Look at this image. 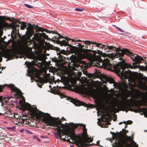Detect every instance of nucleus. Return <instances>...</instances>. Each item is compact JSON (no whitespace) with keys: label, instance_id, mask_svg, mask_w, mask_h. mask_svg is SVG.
<instances>
[{"label":"nucleus","instance_id":"nucleus-1","mask_svg":"<svg viewBox=\"0 0 147 147\" xmlns=\"http://www.w3.org/2000/svg\"><path fill=\"white\" fill-rule=\"evenodd\" d=\"M35 28L37 31L43 32L45 31L47 33L57 34L58 36H56L54 37L55 39H58V43L60 44L61 46H69L74 48V49H73V51L74 52L77 57L79 59H83L84 58H88L90 61L95 63V66H97L98 67H100L102 66L104 67V66H110V64L108 63V60L105 57H103L104 58L103 59L99 56L96 57L94 56L92 54L86 52V50L83 48L84 47V45H82L80 43H78V44L77 45V47L78 46H79V47H77L70 45L67 42L69 40H72V42H74L75 40H74L66 37L65 40H63L61 41L59 40L61 38H64V37L55 31H50L47 29H44L38 27L37 25L36 26Z\"/></svg>","mask_w":147,"mask_h":147},{"label":"nucleus","instance_id":"nucleus-2","mask_svg":"<svg viewBox=\"0 0 147 147\" xmlns=\"http://www.w3.org/2000/svg\"><path fill=\"white\" fill-rule=\"evenodd\" d=\"M117 55L119 58V59L121 61L112 65L110 63L108 58H106L108 60V63L110 65V66H104V67L108 68L109 69L113 68L121 79L124 80L127 79L129 81V79L131 78V75L129 73L130 71H125V69L126 68H130L132 66L131 65L126 63L124 60L123 58L124 55L125 54L129 56L133 61V64L135 63H140L141 61L144 60L143 58L140 56L133 53L126 49H120Z\"/></svg>","mask_w":147,"mask_h":147},{"label":"nucleus","instance_id":"nucleus-3","mask_svg":"<svg viewBox=\"0 0 147 147\" xmlns=\"http://www.w3.org/2000/svg\"><path fill=\"white\" fill-rule=\"evenodd\" d=\"M39 115L43 118V121L48 125L53 127L54 129L58 132V134L55 135V138L62 139V136L64 135L63 129L66 127V125L61 123L60 119L57 118V119H55L50 114L41 112L39 113Z\"/></svg>","mask_w":147,"mask_h":147},{"label":"nucleus","instance_id":"nucleus-4","mask_svg":"<svg viewBox=\"0 0 147 147\" xmlns=\"http://www.w3.org/2000/svg\"><path fill=\"white\" fill-rule=\"evenodd\" d=\"M83 42H85L86 44L88 45H90L91 44H95L96 47H99L100 49H101V50L100 51L102 53H103L104 52L107 53L109 51V50H115L116 53H111L109 56V57L112 59L116 57H117V55L118 54V52H119L120 49H119L118 48H117L115 47L111 46H106L105 45H103L95 42H90L88 40L83 41Z\"/></svg>","mask_w":147,"mask_h":147},{"label":"nucleus","instance_id":"nucleus-5","mask_svg":"<svg viewBox=\"0 0 147 147\" xmlns=\"http://www.w3.org/2000/svg\"><path fill=\"white\" fill-rule=\"evenodd\" d=\"M82 127L83 129V133L84 134V138L81 140H78L76 142V145L78 147H86L87 146V143L91 142L93 139L90 138L87 134V129L85 125L84 124H80Z\"/></svg>","mask_w":147,"mask_h":147},{"label":"nucleus","instance_id":"nucleus-6","mask_svg":"<svg viewBox=\"0 0 147 147\" xmlns=\"http://www.w3.org/2000/svg\"><path fill=\"white\" fill-rule=\"evenodd\" d=\"M29 59H33L34 60L31 61V63L33 65H37L38 67H40L43 64V59L42 56L38 55L37 56H35L33 52L29 54L28 55Z\"/></svg>","mask_w":147,"mask_h":147},{"label":"nucleus","instance_id":"nucleus-7","mask_svg":"<svg viewBox=\"0 0 147 147\" xmlns=\"http://www.w3.org/2000/svg\"><path fill=\"white\" fill-rule=\"evenodd\" d=\"M5 85L11 89V91L13 92V94L15 98H18L22 97L23 101H24V98L22 95V92L19 89L16 87L14 84H5Z\"/></svg>","mask_w":147,"mask_h":147},{"label":"nucleus","instance_id":"nucleus-8","mask_svg":"<svg viewBox=\"0 0 147 147\" xmlns=\"http://www.w3.org/2000/svg\"><path fill=\"white\" fill-rule=\"evenodd\" d=\"M67 99L68 100H70L71 102L73 103L76 105L78 106L82 105L86 107L88 106L87 105L86 103L80 101L76 99L73 98L69 97H67Z\"/></svg>","mask_w":147,"mask_h":147},{"label":"nucleus","instance_id":"nucleus-9","mask_svg":"<svg viewBox=\"0 0 147 147\" xmlns=\"http://www.w3.org/2000/svg\"><path fill=\"white\" fill-rule=\"evenodd\" d=\"M38 35L34 34V37L32 38V39H34L35 38L36 40H37L39 38L42 37L45 39L48 38V36L46 35L45 33H38Z\"/></svg>","mask_w":147,"mask_h":147},{"label":"nucleus","instance_id":"nucleus-10","mask_svg":"<svg viewBox=\"0 0 147 147\" xmlns=\"http://www.w3.org/2000/svg\"><path fill=\"white\" fill-rule=\"evenodd\" d=\"M9 27V24L5 21L0 22V36H2L3 34V31L1 29L3 28L4 27L8 28Z\"/></svg>","mask_w":147,"mask_h":147},{"label":"nucleus","instance_id":"nucleus-11","mask_svg":"<svg viewBox=\"0 0 147 147\" xmlns=\"http://www.w3.org/2000/svg\"><path fill=\"white\" fill-rule=\"evenodd\" d=\"M118 145L119 147H127L128 144L126 140L120 139L118 141Z\"/></svg>","mask_w":147,"mask_h":147},{"label":"nucleus","instance_id":"nucleus-12","mask_svg":"<svg viewBox=\"0 0 147 147\" xmlns=\"http://www.w3.org/2000/svg\"><path fill=\"white\" fill-rule=\"evenodd\" d=\"M80 68H83V69L88 68L89 65L85 61H80Z\"/></svg>","mask_w":147,"mask_h":147},{"label":"nucleus","instance_id":"nucleus-13","mask_svg":"<svg viewBox=\"0 0 147 147\" xmlns=\"http://www.w3.org/2000/svg\"><path fill=\"white\" fill-rule=\"evenodd\" d=\"M67 136V137H69L72 140H75L76 138L75 133L72 131H69Z\"/></svg>","mask_w":147,"mask_h":147},{"label":"nucleus","instance_id":"nucleus-14","mask_svg":"<svg viewBox=\"0 0 147 147\" xmlns=\"http://www.w3.org/2000/svg\"><path fill=\"white\" fill-rule=\"evenodd\" d=\"M125 101H126V103L125 105V106H129L131 103L132 102L133 100L131 98H130L129 99H128V100L127 101V99H125Z\"/></svg>","mask_w":147,"mask_h":147},{"label":"nucleus","instance_id":"nucleus-15","mask_svg":"<svg viewBox=\"0 0 147 147\" xmlns=\"http://www.w3.org/2000/svg\"><path fill=\"white\" fill-rule=\"evenodd\" d=\"M106 80L110 84H114V80L112 78L109 77L106 78Z\"/></svg>","mask_w":147,"mask_h":147},{"label":"nucleus","instance_id":"nucleus-16","mask_svg":"<svg viewBox=\"0 0 147 147\" xmlns=\"http://www.w3.org/2000/svg\"><path fill=\"white\" fill-rule=\"evenodd\" d=\"M30 72L33 75H35L36 74L37 72L35 71V69L33 67H32V69H29Z\"/></svg>","mask_w":147,"mask_h":147},{"label":"nucleus","instance_id":"nucleus-17","mask_svg":"<svg viewBox=\"0 0 147 147\" xmlns=\"http://www.w3.org/2000/svg\"><path fill=\"white\" fill-rule=\"evenodd\" d=\"M27 25H26V23L24 22L22 23L21 26H20V29L21 30H24L26 27Z\"/></svg>","mask_w":147,"mask_h":147},{"label":"nucleus","instance_id":"nucleus-18","mask_svg":"<svg viewBox=\"0 0 147 147\" xmlns=\"http://www.w3.org/2000/svg\"><path fill=\"white\" fill-rule=\"evenodd\" d=\"M83 73L86 75V76L88 78H91L92 77V74H90L88 73L86 71H83Z\"/></svg>","mask_w":147,"mask_h":147},{"label":"nucleus","instance_id":"nucleus-19","mask_svg":"<svg viewBox=\"0 0 147 147\" xmlns=\"http://www.w3.org/2000/svg\"><path fill=\"white\" fill-rule=\"evenodd\" d=\"M78 67H74L73 68L74 70H76L77 72H75L76 73H78V75L79 76L81 74V72H80L79 71H78Z\"/></svg>","mask_w":147,"mask_h":147},{"label":"nucleus","instance_id":"nucleus-20","mask_svg":"<svg viewBox=\"0 0 147 147\" xmlns=\"http://www.w3.org/2000/svg\"><path fill=\"white\" fill-rule=\"evenodd\" d=\"M6 55L8 57V58L9 59H13V56L11 55V54L10 53H7L6 54Z\"/></svg>","mask_w":147,"mask_h":147},{"label":"nucleus","instance_id":"nucleus-21","mask_svg":"<svg viewBox=\"0 0 147 147\" xmlns=\"http://www.w3.org/2000/svg\"><path fill=\"white\" fill-rule=\"evenodd\" d=\"M122 130L123 132V133L121 131H120V134L122 135L125 134L126 133L128 132V131L126 130L125 129H124L123 128L122 129Z\"/></svg>","mask_w":147,"mask_h":147},{"label":"nucleus","instance_id":"nucleus-22","mask_svg":"<svg viewBox=\"0 0 147 147\" xmlns=\"http://www.w3.org/2000/svg\"><path fill=\"white\" fill-rule=\"evenodd\" d=\"M75 10L76 11H83L84 10V9L83 8H82V7H81V8L77 7V8H75Z\"/></svg>","mask_w":147,"mask_h":147},{"label":"nucleus","instance_id":"nucleus-23","mask_svg":"<svg viewBox=\"0 0 147 147\" xmlns=\"http://www.w3.org/2000/svg\"><path fill=\"white\" fill-rule=\"evenodd\" d=\"M4 86H2L0 85V92H2L3 88L4 87ZM2 99V97L0 96V101H1ZM1 115V114L0 113V115Z\"/></svg>","mask_w":147,"mask_h":147},{"label":"nucleus","instance_id":"nucleus-24","mask_svg":"<svg viewBox=\"0 0 147 147\" xmlns=\"http://www.w3.org/2000/svg\"><path fill=\"white\" fill-rule=\"evenodd\" d=\"M69 124L73 128H76L77 127V125L76 124H75L73 123H70Z\"/></svg>","mask_w":147,"mask_h":147},{"label":"nucleus","instance_id":"nucleus-25","mask_svg":"<svg viewBox=\"0 0 147 147\" xmlns=\"http://www.w3.org/2000/svg\"><path fill=\"white\" fill-rule=\"evenodd\" d=\"M102 117L103 121H108L109 119L107 117H106L105 115L102 116Z\"/></svg>","mask_w":147,"mask_h":147},{"label":"nucleus","instance_id":"nucleus-26","mask_svg":"<svg viewBox=\"0 0 147 147\" xmlns=\"http://www.w3.org/2000/svg\"><path fill=\"white\" fill-rule=\"evenodd\" d=\"M33 138L36 139V141L38 142H40L41 141L40 139L36 135H34L33 136Z\"/></svg>","mask_w":147,"mask_h":147},{"label":"nucleus","instance_id":"nucleus-27","mask_svg":"<svg viewBox=\"0 0 147 147\" xmlns=\"http://www.w3.org/2000/svg\"><path fill=\"white\" fill-rule=\"evenodd\" d=\"M57 92H58V93H57L58 94H59L60 95L61 98H64V97H65V95L63 94H61V93H60L59 92V91H57Z\"/></svg>","mask_w":147,"mask_h":147},{"label":"nucleus","instance_id":"nucleus-28","mask_svg":"<svg viewBox=\"0 0 147 147\" xmlns=\"http://www.w3.org/2000/svg\"><path fill=\"white\" fill-rule=\"evenodd\" d=\"M24 5L25 7H26L28 8H32V7L31 5H30L29 4H25Z\"/></svg>","mask_w":147,"mask_h":147},{"label":"nucleus","instance_id":"nucleus-29","mask_svg":"<svg viewBox=\"0 0 147 147\" xmlns=\"http://www.w3.org/2000/svg\"><path fill=\"white\" fill-rule=\"evenodd\" d=\"M24 131L26 134H32V132L31 131H30L27 129L25 130H24Z\"/></svg>","mask_w":147,"mask_h":147},{"label":"nucleus","instance_id":"nucleus-30","mask_svg":"<svg viewBox=\"0 0 147 147\" xmlns=\"http://www.w3.org/2000/svg\"><path fill=\"white\" fill-rule=\"evenodd\" d=\"M15 128L14 127H7V128L9 130H13Z\"/></svg>","mask_w":147,"mask_h":147},{"label":"nucleus","instance_id":"nucleus-31","mask_svg":"<svg viewBox=\"0 0 147 147\" xmlns=\"http://www.w3.org/2000/svg\"><path fill=\"white\" fill-rule=\"evenodd\" d=\"M65 51L64 50H62L60 51V53L61 54H64L65 53Z\"/></svg>","mask_w":147,"mask_h":147},{"label":"nucleus","instance_id":"nucleus-32","mask_svg":"<svg viewBox=\"0 0 147 147\" xmlns=\"http://www.w3.org/2000/svg\"><path fill=\"white\" fill-rule=\"evenodd\" d=\"M138 145H137L136 143L134 142V147H138Z\"/></svg>","mask_w":147,"mask_h":147},{"label":"nucleus","instance_id":"nucleus-33","mask_svg":"<svg viewBox=\"0 0 147 147\" xmlns=\"http://www.w3.org/2000/svg\"><path fill=\"white\" fill-rule=\"evenodd\" d=\"M127 122L128 124H131L132 122L131 121H128Z\"/></svg>","mask_w":147,"mask_h":147},{"label":"nucleus","instance_id":"nucleus-34","mask_svg":"<svg viewBox=\"0 0 147 147\" xmlns=\"http://www.w3.org/2000/svg\"><path fill=\"white\" fill-rule=\"evenodd\" d=\"M29 29H30V28L29 27V26H28L26 28V29L27 30V31H26V34H27V33H28V30H29Z\"/></svg>","mask_w":147,"mask_h":147},{"label":"nucleus","instance_id":"nucleus-35","mask_svg":"<svg viewBox=\"0 0 147 147\" xmlns=\"http://www.w3.org/2000/svg\"><path fill=\"white\" fill-rule=\"evenodd\" d=\"M118 30H119V31H120L121 32H124V31H123V30H122L120 28H118Z\"/></svg>","mask_w":147,"mask_h":147},{"label":"nucleus","instance_id":"nucleus-36","mask_svg":"<svg viewBox=\"0 0 147 147\" xmlns=\"http://www.w3.org/2000/svg\"><path fill=\"white\" fill-rule=\"evenodd\" d=\"M11 98V96H8L7 97V98L8 100H9Z\"/></svg>","mask_w":147,"mask_h":147},{"label":"nucleus","instance_id":"nucleus-37","mask_svg":"<svg viewBox=\"0 0 147 147\" xmlns=\"http://www.w3.org/2000/svg\"><path fill=\"white\" fill-rule=\"evenodd\" d=\"M41 137L42 138H47V137L46 136H41Z\"/></svg>","mask_w":147,"mask_h":147},{"label":"nucleus","instance_id":"nucleus-38","mask_svg":"<svg viewBox=\"0 0 147 147\" xmlns=\"http://www.w3.org/2000/svg\"><path fill=\"white\" fill-rule=\"evenodd\" d=\"M89 48L90 49H93V47L92 46H90V45H89Z\"/></svg>","mask_w":147,"mask_h":147},{"label":"nucleus","instance_id":"nucleus-39","mask_svg":"<svg viewBox=\"0 0 147 147\" xmlns=\"http://www.w3.org/2000/svg\"><path fill=\"white\" fill-rule=\"evenodd\" d=\"M16 26L17 27L19 28L20 27V26L18 24H16Z\"/></svg>","mask_w":147,"mask_h":147},{"label":"nucleus","instance_id":"nucleus-40","mask_svg":"<svg viewBox=\"0 0 147 147\" xmlns=\"http://www.w3.org/2000/svg\"><path fill=\"white\" fill-rule=\"evenodd\" d=\"M52 61L53 62H55V59L53 58H52Z\"/></svg>","mask_w":147,"mask_h":147},{"label":"nucleus","instance_id":"nucleus-41","mask_svg":"<svg viewBox=\"0 0 147 147\" xmlns=\"http://www.w3.org/2000/svg\"><path fill=\"white\" fill-rule=\"evenodd\" d=\"M61 140H66V139L65 138H62V139H61Z\"/></svg>","mask_w":147,"mask_h":147},{"label":"nucleus","instance_id":"nucleus-42","mask_svg":"<svg viewBox=\"0 0 147 147\" xmlns=\"http://www.w3.org/2000/svg\"><path fill=\"white\" fill-rule=\"evenodd\" d=\"M57 134H58V132H57V133H56L55 132L54 133V134L55 136V135Z\"/></svg>","mask_w":147,"mask_h":147},{"label":"nucleus","instance_id":"nucleus-43","mask_svg":"<svg viewBox=\"0 0 147 147\" xmlns=\"http://www.w3.org/2000/svg\"><path fill=\"white\" fill-rule=\"evenodd\" d=\"M98 142H96V143H97V144H96V145H97L99 146H101L100 145H98V144H98Z\"/></svg>","mask_w":147,"mask_h":147},{"label":"nucleus","instance_id":"nucleus-44","mask_svg":"<svg viewBox=\"0 0 147 147\" xmlns=\"http://www.w3.org/2000/svg\"><path fill=\"white\" fill-rule=\"evenodd\" d=\"M77 41H78V42H81L82 41L81 40H77Z\"/></svg>","mask_w":147,"mask_h":147},{"label":"nucleus","instance_id":"nucleus-45","mask_svg":"<svg viewBox=\"0 0 147 147\" xmlns=\"http://www.w3.org/2000/svg\"><path fill=\"white\" fill-rule=\"evenodd\" d=\"M74 145H71L70 146V147H74Z\"/></svg>","mask_w":147,"mask_h":147},{"label":"nucleus","instance_id":"nucleus-46","mask_svg":"<svg viewBox=\"0 0 147 147\" xmlns=\"http://www.w3.org/2000/svg\"><path fill=\"white\" fill-rule=\"evenodd\" d=\"M122 123V122H120L119 123V124H121Z\"/></svg>","mask_w":147,"mask_h":147},{"label":"nucleus","instance_id":"nucleus-47","mask_svg":"<svg viewBox=\"0 0 147 147\" xmlns=\"http://www.w3.org/2000/svg\"><path fill=\"white\" fill-rule=\"evenodd\" d=\"M49 87L50 88H51V86H50V85H49Z\"/></svg>","mask_w":147,"mask_h":147},{"label":"nucleus","instance_id":"nucleus-48","mask_svg":"<svg viewBox=\"0 0 147 147\" xmlns=\"http://www.w3.org/2000/svg\"><path fill=\"white\" fill-rule=\"evenodd\" d=\"M118 28H119V27H116V28L117 29H118Z\"/></svg>","mask_w":147,"mask_h":147},{"label":"nucleus","instance_id":"nucleus-49","mask_svg":"<svg viewBox=\"0 0 147 147\" xmlns=\"http://www.w3.org/2000/svg\"><path fill=\"white\" fill-rule=\"evenodd\" d=\"M97 51L98 52H100V51H99L98 50H97Z\"/></svg>","mask_w":147,"mask_h":147},{"label":"nucleus","instance_id":"nucleus-50","mask_svg":"<svg viewBox=\"0 0 147 147\" xmlns=\"http://www.w3.org/2000/svg\"><path fill=\"white\" fill-rule=\"evenodd\" d=\"M57 81H59V79H57Z\"/></svg>","mask_w":147,"mask_h":147},{"label":"nucleus","instance_id":"nucleus-51","mask_svg":"<svg viewBox=\"0 0 147 147\" xmlns=\"http://www.w3.org/2000/svg\"><path fill=\"white\" fill-rule=\"evenodd\" d=\"M98 123H99V122H98H98H97V123H98V125H99V124H98Z\"/></svg>","mask_w":147,"mask_h":147},{"label":"nucleus","instance_id":"nucleus-52","mask_svg":"<svg viewBox=\"0 0 147 147\" xmlns=\"http://www.w3.org/2000/svg\"><path fill=\"white\" fill-rule=\"evenodd\" d=\"M27 61H26V62H25V64H26V63H27Z\"/></svg>","mask_w":147,"mask_h":147},{"label":"nucleus","instance_id":"nucleus-53","mask_svg":"<svg viewBox=\"0 0 147 147\" xmlns=\"http://www.w3.org/2000/svg\"><path fill=\"white\" fill-rule=\"evenodd\" d=\"M16 29V30H17V27H16V29Z\"/></svg>","mask_w":147,"mask_h":147},{"label":"nucleus","instance_id":"nucleus-54","mask_svg":"<svg viewBox=\"0 0 147 147\" xmlns=\"http://www.w3.org/2000/svg\"><path fill=\"white\" fill-rule=\"evenodd\" d=\"M87 48H88V46H87Z\"/></svg>","mask_w":147,"mask_h":147},{"label":"nucleus","instance_id":"nucleus-55","mask_svg":"<svg viewBox=\"0 0 147 147\" xmlns=\"http://www.w3.org/2000/svg\"><path fill=\"white\" fill-rule=\"evenodd\" d=\"M99 118H98V119H98V120H99Z\"/></svg>","mask_w":147,"mask_h":147},{"label":"nucleus","instance_id":"nucleus-56","mask_svg":"<svg viewBox=\"0 0 147 147\" xmlns=\"http://www.w3.org/2000/svg\"><path fill=\"white\" fill-rule=\"evenodd\" d=\"M113 86H115V84H113Z\"/></svg>","mask_w":147,"mask_h":147},{"label":"nucleus","instance_id":"nucleus-57","mask_svg":"<svg viewBox=\"0 0 147 147\" xmlns=\"http://www.w3.org/2000/svg\"><path fill=\"white\" fill-rule=\"evenodd\" d=\"M31 80H32V78H31Z\"/></svg>","mask_w":147,"mask_h":147},{"label":"nucleus","instance_id":"nucleus-58","mask_svg":"<svg viewBox=\"0 0 147 147\" xmlns=\"http://www.w3.org/2000/svg\"><path fill=\"white\" fill-rule=\"evenodd\" d=\"M28 67V69L29 68V67Z\"/></svg>","mask_w":147,"mask_h":147},{"label":"nucleus","instance_id":"nucleus-59","mask_svg":"<svg viewBox=\"0 0 147 147\" xmlns=\"http://www.w3.org/2000/svg\"><path fill=\"white\" fill-rule=\"evenodd\" d=\"M1 73V71H0V73Z\"/></svg>","mask_w":147,"mask_h":147},{"label":"nucleus","instance_id":"nucleus-60","mask_svg":"<svg viewBox=\"0 0 147 147\" xmlns=\"http://www.w3.org/2000/svg\"><path fill=\"white\" fill-rule=\"evenodd\" d=\"M125 128H126V127L125 126Z\"/></svg>","mask_w":147,"mask_h":147}]
</instances>
